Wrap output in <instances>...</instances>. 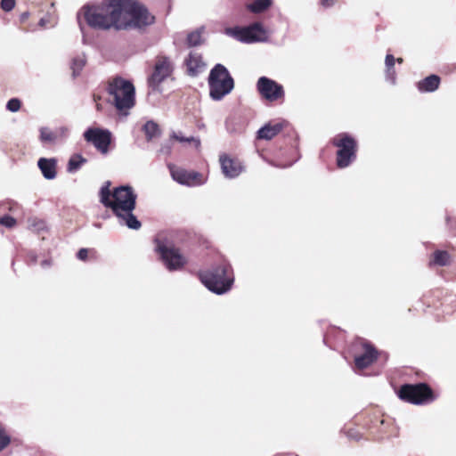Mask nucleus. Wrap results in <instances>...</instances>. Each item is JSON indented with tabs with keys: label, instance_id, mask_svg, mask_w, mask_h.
I'll return each instance as SVG.
<instances>
[{
	"label": "nucleus",
	"instance_id": "f257e3e1",
	"mask_svg": "<svg viewBox=\"0 0 456 456\" xmlns=\"http://www.w3.org/2000/svg\"><path fill=\"white\" fill-rule=\"evenodd\" d=\"M110 182H106L100 191V201L106 208H110L118 219L120 224L129 229L138 230L141 223L133 214L135 208L137 195L134 189L128 185H122L110 190Z\"/></svg>",
	"mask_w": 456,
	"mask_h": 456
},
{
	"label": "nucleus",
	"instance_id": "f03ea898",
	"mask_svg": "<svg viewBox=\"0 0 456 456\" xmlns=\"http://www.w3.org/2000/svg\"><path fill=\"white\" fill-rule=\"evenodd\" d=\"M81 16L94 28L121 29L126 27V21L120 18V0H104L98 5L85 6L78 13V20Z\"/></svg>",
	"mask_w": 456,
	"mask_h": 456
},
{
	"label": "nucleus",
	"instance_id": "7ed1b4c3",
	"mask_svg": "<svg viewBox=\"0 0 456 456\" xmlns=\"http://www.w3.org/2000/svg\"><path fill=\"white\" fill-rule=\"evenodd\" d=\"M108 91L118 111L126 116L134 105V86L129 81L117 77L110 83Z\"/></svg>",
	"mask_w": 456,
	"mask_h": 456
},
{
	"label": "nucleus",
	"instance_id": "20e7f679",
	"mask_svg": "<svg viewBox=\"0 0 456 456\" xmlns=\"http://www.w3.org/2000/svg\"><path fill=\"white\" fill-rule=\"evenodd\" d=\"M120 16L126 21V27L122 29L142 28L154 21V17L147 9L134 0H120Z\"/></svg>",
	"mask_w": 456,
	"mask_h": 456
},
{
	"label": "nucleus",
	"instance_id": "39448f33",
	"mask_svg": "<svg viewBox=\"0 0 456 456\" xmlns=\"http://www.w3.org/2000/svg\"><path fill=\"white\" fill-rule=\"evenodd\" d=\"M208 86L210 97L220 101L232 91L234 82L227 69L222 64H216L210 71Z\"/></svg>",
	"mask_w": 456,
	"mask_h": 456
},
{
	"label": "nucleus",
	"instance_id": "423d86ee",
	"mask_svg": "<svg viewBox=\"0 0 456 456\" xmlns=\"http://www.w3.org/2000/svg\"><path fill=\"white\" fill-rule=\"evenodd\" d=\"M200 278L209 290L216 294H224L228 291L233 282V278L229 274V266L225 264L200 273Z\"/></svg>",
	"mask_w": 456,
	"mask_h": 456
},
{
	"label": "nucleus",
	"instance_id": "0eeeda50",
	"mask_svg": "<svg viewBox=\"0 0 456 456\" xmlns=\"http://www.w3.org/2000/svg\"><path fill=\"white\" fill-rule=\"evenodd\" d=\"M224 33L245 44L265 42L268 38L267 30L260 22H254L246 27L226 28Z\"/></svg>",
	"mask_w": 456,
	"mask_h": 456
},
{
	"label": "nucleus",
	"instance_id": "6e6552de",
	"mask_svg": "<svg viewBox=\"0 0 456 456\" xmlns=\"http://www.w3.org/2000/svg\"><path fill=\"white\" fill-rule=\"evenodd\" d=\"M333 144L338 148L337 165L340 168L347 167L356 158L357 143L346 133L333 138Z\"/></svg>",
	"mask_w": 456,
	"mask_h": 456
},
{
	"label": "nucleus",
	"instance_id": "1a4fd4ad",
	"mask_svg": "<svg viewBox=\"0 0 456 456\" xmlns=\"http://www.w3.org/2000/svg\"><path fill=\"white\" fill-rule=\"evenodd\" d=\"M157 251L169 271H175L183 268L186 263V257L180 252V249L168 241H157Z\"/></svg>",
	"mask_w": 456,
	"mask_h": 456
},
{
	"label": "nucleus",
	"instance_id": "9d476101",
	"mask_svg": "<svg viewBox=\"0 0 456 456\" xmlns=\"http://www.w3.org/2000/svg\"><path fill=\"white\" fill-rule=\"evenodd\" d=\"M398 396L405 402L421 404L432 400V392L425 384L403 385L398 392Z\"/></svg>",
	"mask_w": 456,
	"mask_h": 456
},
{
	"label": "nucleus",
	"instance_id": "9b49d317",
	"mask_svg": "<svg viewBox=\"0 0 456 456\" xmlns=\"http://www.w3.org/2000/svg\"><path fill=\"white\" fill-rule=\"evenodd\" d=\"M86 142L92 143L102 154L109 152V146L111 142V133L107 129L90 127L84 133Z\"/></svg>",
	"mask_w": 456,
	"mask_h": 456
},
{
	"label": "nucleus",
	"instance_id": "f8f14e48",
	"mask_svg": "<svg viewBox=\"0 0 456 456\" xmlns=\"http://www.w3.org/2000/svg\"><path fill=\"white\" fill-rule=\"evenodd\" d=\"M173 66L170 60L167 57H159L156 60L153 72L148 80L149 86L153 90H158L159 86L171 76Z\"/></svg>",
	"mask_w": 456,
	"mask_h": 456
},
{
	"label": "nucleus",
	"instance_id": "ddd939ff",
	"mask_svg": "<svg viewBox=\"0 0 456 456\" xmlns=\"http://www.w3.org/2000/svg\"><path fill=\"white\" fill-rule=\"evenodd\" d=\"M256 89L260 95L269 102H275L284 96L282 86L266 77H259Z\"/></svg>",
	"mask_w": 456,
	"mask_h": 456
},
{
	"label": "nucleus",
	"instance_id": "4468645a",
	"mask_svg": "<svg viewBox=\"0 0 456 456\" xmlns=\"http://www.w3.org/2000/svg\"><path fill=\"white\" fill-rule=\"evenodd\" d=\"M172 178L183 185L199 186L206 182L202 174L195 171H188L182 167L169 166Z\"/></svg>",
	"mask_w": 456,
	"mask_h": 456
},
{
	"label": "nucleus",
	"instance_id": "2eb2a0df",
	"mask_svg": "<svg viewBox=\"0 0 456 456\" xmlns=\"http://www.w3.org/2000/svg\"><path fill=\"white\" fill-rule=\"evenodd\" d=\"M219 162L222 173L229 179L239 176L244 170V167L239 159L231 158L226 154L220 156Z\"/></svg>",
	"mask_w": 456,
	"mask_h": 456
},
{
	"label": "nucleus",
	"instance_id": "dca6fc26",
	"mask_svg": "<svg viewBox=\"0 0 456 456\" xmlns=\"http://www.w3.org/2000/svg\"><path fill=\"white\" fill-rule=\"evenodd\" d=\"M185 64L188 74L192 77L199 75L206 69V63L204 62L201 55L194 52L189 54L185 61Z\"/></svg>",
	"mask_w": 456,
	"mask_h": 456
},
{
	"label": "nucleus",
	"instance_id": "f3484780",
	"mask_svg": "<svg viewBox=\"0 0 456 456\" xmlns=\"http://www.w3.org/2000/svg\"><path fill=\"white\" fill-rule=\"evenodd\" d=\"M37 166L45 179L52 180L56 177L55 159L41 158L37 161Z\"/></svg>",
	"mask_w": 456,
	"mask_h": 456
},
{
	"label": "nucleus",
	"instance_id": "a211bd4d",
	"mask_svg": "<svg viewBox=\"0 0 456 456\" xmlns=\"http://www.w3.org/2000/svg\"><path fill=\"white\" fill-rule=\"evenodd\" d=\"M282 129L280 123L266 124L257 131L256 138L259 140H271L276 136Z\"/></svg>",
	"mask_w": 456,
	"mask_h": 456
},
{
	"label": "nucleus",
	"instance_id": "6ab92c4d",
	"mask_svg": "<svg viewBox=\"0 0 456 456\" xmlns=\"http://www.w3.org/2000/svg\"><path fill=\"white\" fill-rule=\"evenodd\" d=\"M364 348V353L362 355L356 356L354 359L355 366L359 369L366 368L372 363L377 357L376 352L371 346H366Z\"/></svg>",
	"mask_w": 456,
	"mask_h": 456
},
{
	"label": "nucleus",
	"instance_id": "aec40b11",
	"mask_svg": "<svg viewBox=\"0 0 456 456\" xmlns=\"http://www.w3.org/2000/svg\"><path fill=\"white\" fill-rule=\"evenodd\" d=\"M440 84V77L436 75H430L418 83V89L420 92H434Z\"/></svg>",
	"mask_w": 456,
	"mask_h": 456
},
{
	"label": "nucleus",
	"instance_id": "412c9836",
	"mask_svg": "<svg viewBox=\"0 0 456 456\" xmlns=\"http://www.w3.org/2000/svg\"><path fill=\"white\" fill-rule=\"evenodd\" d=\"M86 162V159H85L80 154H75L70 157L67 170L69 173H75Z\"/></svg>",
	"mask_w": 456,
	"mask_h": 456
},
{
	"label": "nucleus",
	"instance_id": "4be33fe9",
	"mask_svg": "<svg viewBox=\"0 0 456 456\" xmlns=\"http://www.w3.org/2000/svg\"><path fill=\"white\" fill-rule=\"evenodd\" d=\"M450 262V256L446 251L437 250L434 253L433 259L430 261V265L444 266Z\"/></svg>",
	"mask_w": 456,
	"mask_h": 456
},
{
	"label": "nucleus",
	"instance_id": "5701e85b",
	"mask_svg": "<svg viewBox=\"0 0 456 456\" xmlns=\"http://www.w3.org/2000/svg\"><path fill=\"white\" fill-rule=\"evenodd\" d=\"M272 4V0H255L248 5V9L254 13H260L268 9Z\"/></svg>",
	"mask_w": 456,
	"mask_h": 456
},
{
	"label": "nucleus",
	"instance_id": "b1692460",
	"mask_svg": "<svg viewBox=\"0 0 456 456\" xmlns=\"http://www.w3.org/2000/svg\"><path fill=\"white\" fill-rule=\"evenodd\" d=\"M203 30H204V28H200L188 34L187 44L189 46H196L201 43Z\"/></svg>",
	"mask_w": 456,
	"mask_h": 456
},
{
	"label": "nucleus",
	"instance_id": "393cba45",
	"mask_svg": "<svg viewBox=\"0 0 456 456\" xmlns=\"http://www.w3.org/2000/svg\"><path fill=\"white\" fill-rule=\"evenodd\" d=\"M143 130L148 140H151L159 134V126L153 121H148L144 125Z\"/></svg>",
	"mask_w": 456,
	"mask_h": 456
},
{
	"label": "nucleus",
	"instance_id": "a878e982",
	"mask_svg": "<svg viewBox=\"0 0 456 456\" xmlns=\"http://www.w3.org/2000/svg\"><path fill=\"white\" fill-rule=\"evenodd\" d=\"M40 139L44 142H54L57 140V134L54 131H51L48 128H41Z\"/></svg>",
	"mask_w": 456,
	"mask_h": 456
},
{
	"label": "nucleus",
	"instance_id": "bb28decb",
	"mask_svg": "<svg viewBox=\"0 0 456 456\" xmlns=\"http://www.w3.org/2000/svg\"><path fill=\"white\" fill-rule=\"evenodd\" d=\"M85 64H86V59H85L84 55L77 56V57L74 58L73 61H72V66H71V68L73 69V75L77 76L80 72L82 68L85 66Z\"/></svg>",
	"mask_w": 456,
	"mask_h": 456
},
{
	"label": "nucleus",
	"instance_id": "cd10ccee",
	"mask_svg": "<svg viewBox=\"0 0 456 456\" xmlns=\"http://www.w3.org/2000/svg\"><path fill=\"white\" fill-rule=\"evenodd\" d=\"M173 138L180 142H193L196 148H199L200 142L194 137H185L182 134H174Z\"/></svg>",
	"mask_w": 456,
	"mask_h": 456
},
{
	"label": "nucleus",
	"instance_id": "c85d7f7f",
	"mask_svg": "<svg viewBox=\"0 0 456 456\" xmlns=\"http://www.w3.org/2000/svg\"><path fill=\"white\" fill-rule=\"evenodd\" d=\"M10 442V436L6 434L4 428L0 426V452L8 446Z\"/></svg>",
	"mask_w": 456,
	"mask_h": 456
},
{
	"label": "nucleus",
	"instance_id": "c756f323",
	"mask_svg": "<svg viewBox=\"0 0 456 456\" xmlns=\"http://www.w3.org/2000/svg\"><path fill=\"white\" fill-rule=\"evenodd\" d=\"M6 108L12 112H16L20 109V101L17 98H12L8 101Z\"/></svg>",
	"mask_w": 456,
	"mask_h": 456
},
{
	"label": "nucleus",
	"instance_id": "7c9ffc66",
	"mask_svg": "<svg viewBox=\"0 0 456 456\" xmlns=\"http://www.w3.org/2000/svg\"><path fill=\"white\" fill-rule=\"evenodd\" d=\"M0 224L8 228H12L15 225L16 221L14 218L5 216H3L2 218H0Z\"/></svg>",
	"mask_w": 456,
	"mask_h": 456
},
{
	"label": "nucleus",
	"instance_id": "2f4dec72",
	"mask_svg": "<svg viewBox=\"0 0 456 456\" xmlns=\"http://www.w3.org/2000/svg\"><path fill=\"white\" fill-rule=\"evenodd\" d=\"M15 5V0H2L1 7L4 11L9 12L13 9Z\"/></svg>",
	"mask_w": 456,
	"mask_h": 456
},
{
	"label": "nucleus",
	"instance_id": "473e14b6",
	"mask_svg": "<svg viewBox=\"0 0 456 456\" xmlns=\"http://www.w3.org/2000/svg\"><path fill=\"white\" fill-rule=\"evenodd\" d=\"M386 78L392 85L395 84V71L394 69H387Z\"/></svg>",
	"mask_w": 456,
	"mask_h": 456
},
{
	"label": "nucleus",
	"instance_id": "72a5a7b5",
	"mask_svg": "<svg viewBox=\"0 0 456 456\" xmlns=\"http://www.w3.org/2000/svg\"><path fill=\"white\" fill-rule=\"evenodd\" d=\"M395 62V59L392 54H387L386 56V67L387 69H394V65Z\"/></svg>",
	"mask_w": 456,
	"mask_h": 456
},
{
	"label": "nucleus",
	"instance_id": "f704fd0d",
	"mask_svg": "<svg viewBox=\"0 0 456 456\" xmlns=\"http://www.w3.org/2000/svg\"><path fill=\"white\" fill-rule=\"evenodd\" d=\"M57 134V140L60 138H64L68 135V129L66 127H60L54 131Z\"/></svg>",
	"mask_w": 456,
	"mask_h": 456
},
{
	"label": "nucleus",
	"instance_id": "c9c22d12",
	"mask_svg": "<svg viewBox=\"0 0 456 456\" xmlns=\"http://www.w3.org/2000/svg\"><path fill=\"white\" fill-rule=\"evenodd\" d=\"M87 255H88V249L81 248L77 252V256L78 259H80L82 261H85L87 258Z\"/></svg>",
	"mask_w": 456,
	"mask_h": 456
},
{
	"label": "nucleus",
	"instance_id": "e433bc0d",
	"mask_svg": "<svg viewBox=\"0 0 456 456\" xmlns=\"http://www.w3.org/2000/svg\"><path fill=\"white\" fill-rule=\"evenodd\" d=\"M337 0H322V5L324 7H330L334 5Z\"/></svg>",
	"mask_w": 456,
	"mask_h": 456
},
{
	"label": "nucleus",
	"instance_id": "4c0bfd02",
	"mask_svg": "<svg viewBox=\"0 0 456 456\" xmlns=\"http://www.w3.org/2000/svg\"><path fill=\"white\" fill-rule=\"evenodd\" d=\"M46 20L45 18H42L40 20H39V26L41 27H45L46 25Z\"/></svg>",
	"mask_w": 456,
	"mask_h": 456
},
{
	"label": "nucleus",
	"instance_id": "58836bf2",
	"mask_svg": "<svg viewBox=\"0 0 456 456\" xmlns=\"http://www.w3.org/2000/svg\"><path fill=\"white\" fill-rule=\"evenodd\" d=\"M28 17V12H23L20 16L22 20H25Z\"/></svg>",
	"mask_w": 456,
	"mask_h": 456
},
{
	"label": "nucleus",
	"instance_id": "ea45409f",
	"mask_svg": "<svg viewBox=\"0 0 456 456\" xmlns=\"http://www.w3.org/2000/svg\"><path fill=\"white\" fill-rule=\"evenodd\" d=\"M396 61H397V62H399V63H402V62H403V60H402L401 58H398V59L396 60Z\"/></svg>",
	"mask_w": 456,
	"mask_h": 456
}]
</instances>
